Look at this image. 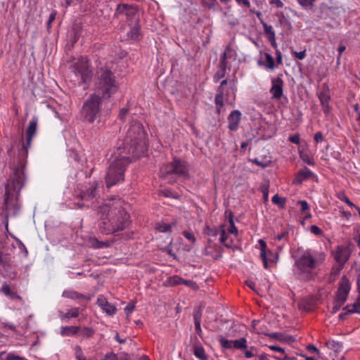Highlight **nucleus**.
<instances>
[{"label":"nucleus","instance_id":"79ce46f5","mask_svg":"<svg viewBox=\"0 0 360 360\" xmlns=\"http://www.w3.org/2000/svg\"><path fill=\"white\" fill-rule=\"evenodd\" d=\"M217 0H202V4L206 8L211 9L214 8Z\"/></svg>","mask_w":360,"mask_h":360},{"label":"nucleus","instance_id":"39448f33","mask_svg":"<svg viewBox=\"0 0 360 360\" xmlns=\"http://www.w3.org/2000/svg\"><path fill=\"white\" fill-rule=\"evenodd\" d=\"M97 92L103 98H109L117 90V84L112 71L101 68L98 72Z\"/></svg>","mask_w":360,"mask_h":360},{"label":"nucleus","instance_id":"2f4dec72","mask_svg":"<svg viewBox=\"0 0 360 360\" xmlns=\"http://www.w3.org/2000/svg\"><path fill=\"white\" fill-rule=\"evenodd\" d=\"M272 202L278 205L280 207H284L285 203V198L280 197L278 194H276L272 198Z\"/></svg>","mask_w":360,"mask_h":360},{"label":"nucleus","instance_id":"c9c22d12","mask_svg":"<svg viewBox=\"0 0 360 360\" xmlns=\"http://www.w3.org/2000/svg\"><path fill=\"white\" fill-rule=\"evenodd\" d=\"M220 228L221 229L219 230V234H220L219 240L221 243H224L226 247H228V245L225 244V241L227 238V236H226V231L224 229V225H221Z\"/></svg>","mask_w":360,"mask_h":360},{"label":"nucleus","instance_id":"423d86ee","mask_svg":"<svg viewBox=\"0 0 360 360\" xmlns=\"http://www.w3.org/2000/svg\"><path fill=\"white\" fill-rule=\"evenodd\" d=\"M72 72L76 77H78L77 82L84 89L88 87L91 82L93 72L89 61L84 58H79L72 65Z\"/></svg>","mask_w":360,"mask_h":360},{"label":"nucleus","instance_id":"cd10ccee","mask_svg":"<svg viewBox=\"0 0 360 360\" xmlns=\"http://www.w3.org/2000/svg\"><path fill=\"white\" fill-rule=\"evenodd\" d=\"M91 246L95 248H106L110 245L111 242L106 240V241H99L96 238H93L91 241Z\"/></svg>","mask_w":360,"mask_h":360},{"label":"nucleus","instance_id":"473e14b6","mask_svg":"<svg viewBox=\"0 0 360 360\" xmlns=\"http://www.w3.org/2000/svg\"><path fill=\"white\" fill-rule=\"evenodd\" d=\"M219 342L223 349H227L232 347L233 340H228L224 337L221 336L219 338Z\"/></svg>","mask_w":360,"mask_h":360},{"label":"nucleus","instance_id":"680f3d73","mask_svg":"<svg viewBox=\"0 0 360 360\" xmlns=\"http://www.w3.org/2000/svg\"><path fill=\"white\" fill-rule=\"evenodd\" d=\"M307 349L308 351L311 352H315V353H317V354L320 353L319 350L313 345H309L307 347Z\"/></svg>","mask_w":360,"mask_h":360},{"label":"nucleus","instance_id":"4d7b16f0","mask_svg":"<svg viewBox=\"0 0 360 360\" xmlns=\"http://www.w3.org/2000/svg\"><path fill=\"white\" fill-rule=\"evenodd\" d=\"M298 203L301 205V210L302 212H304L309 209L308 203L305 200H299Z\"/></svg>","mask_w":360,"mask_h":360},{"label":"nucleus","instance_id":"f8f14e48","mask_svg":"<svg viewBox=\"0 0 360 360\" xmlns=\"http://www.w3.org/2000/svg\"><path fill=\"white\" fill-rule=\"evenodd\" d=\"M350 290V285L348 279L346 276L342 278L341 282L340 283L339 288L336 293V300H340L342 302H345L347 300V295Z\"/></svg>","mask_w":360,"mask_h":360},{"label":"nucleus","instance_id":"5701e85b","mask_svg":"<svg viewBox=\"0 0 360 360\" xmlns=\"http://www.w3.org/2000/svg\"><path fill=\"white\" fill-rule=\"evenodd\" d=\"M79 328L78 326H64L61 328V334L63 335H75Z\"/></svg>","mask_w":360,"mask_h":360},{"label":"nucleus","instance_id":"393cba45","mask_svg":"<svg viewBox=\"0 0 360 360\" xmlns=\"http://www.w3.org/2000/svg\"><path fill=\"white\" fill-rule=\"evenodd\" d=\"M261 23L264 28V32L268 38H275V32L272 26L267 25V23H266L263 20H261Z\"/></svg>","mask_w":360,"mask_h":360},{"label":"nucleus","instance_id":"1a4fd4ad","mask_svg":"<svg viewBox=\"0 0 360 360\" xmlns=\"http://www.w3.org/2000/svg\"><path fill=\"white\" fill-rule=\"evenodd\" d=\"M188 172V167L185 162L180 160H174L173 162L163 165L160 169V176L163 179L167 178L169 175L187 176Z\"/></svg>","mask_w":360,"mask_h":360},{"label":"nucleus","instance_id":"3c124183","mask_svg":"<svg viewBox=\"0 0 360 360\" xmlns=\"http://www.w3.org/2000/svg\"><path fill=\"white\" fill-rule=\"evenodd\" d=\"M225 75V71L223 70H219L214 75V79L216 82L219 81L221 78L224 77Z\"/></svg>","mask_w":360,"mask_h":360},{"label":"nucleus","instance_id":"37998d69","mask_svg":"<svg viewBox=\"0 0 360 360\" xmlns=\"http://www.w3.org/2000/svg\"><path fill=\"white\" fill-rule=\"evenodd\" d=\"M128 114H129V108H123L120 109V111L119 113V118L121 120H124Z\"/></svg>","mask_w":360,"mask_h":360},{"label":"nucleus","instance_id":"4be33fe9","mask_svg":"<svg viewBox=\"0 0 360 360\" xmlns=\"http://www.w3.org/2000/svg\"><path fill=\"white\" fill-rule=\"evenodd\" d=\"M62 296L70 299H86V297L83 294H80L75 290H68L63 291Z\"/></svg>","mask_w":360,"mask_h":360},{"label":"nucleus","instance_id":"2eb2a0df","mask_svg":"<svg viewBox=\"0 0 360 360\" xmlns=\"http://www.w3.org/2000/svg\"><path fill=\"white\" fill-rule=\"evenodd\" d=\"M319 98L321 103L323 112L327 115L329 113L330 108L329 106V101L330 96L328 93V90H324L319 94Z\"/></svg>","mask_w":360,"mask_h":360},{"label":"nucleus","instance_id":"ea45409f","mask_svg":"<svg viewBox=\"0 0 360 360\" xmlns=\"http://www.w3.org/2000/svg\"><path fill=\"white\" fill-rule=\"evenodd\" d=\"M343 266V265H341L340 264H338V266H333L330 272L332 276H337L340 274V271L342 269Z\"/></svg>","mask_w":360,"mask_h":360},{"label":"nucleus","instance_id":"a18cd8bd","mask_svg":"<svg viewBox=\"0 0 360 360\" xmlns=\"http://www.w3.org/2000/svg\"><path fill=\"white\" fill-rule=\"evenodd\" d=\"M314 1H315V0H297V1L299 2V4H300L302 7H307V6H312Z\"/></svg>","mask_w":360,"mask_h":360},{"label":"nucleus","instance_id":"412c9836","mask_svg":"<svg viewBox=\"0 0 360 360\" xmlns=\"http://www.w3.org/2000/svg\"><path fill=\"white\" fill-rule=\"evenodd\" d=\"M176 221H174L172 224H168L164 222H158L155 224V229L162 233L170 232L172 226H175Z\"/></svg>","mask_w":360,"mask_h":360},{"label":"nucleus","instance_id":"c85d7f7f","mask_svg":"<svg viewBox=\"0 0 360 360\" xmlns=\"http://www.w3.org/2000/svg\"><path fill=\"white\" fill-rule=\"evenodd\" d=\"M254 163H255L257 165L262 167V168H265L270 165L271 163V160L270 158H264L262 160H259V158H255L252 160Z\"/></svg>","mask_w":360,"mask_h":360},{"label":"nucleus","instance_id":"7c9ffc66","mask_svg":"<svg viewBox=\"0 0 360 360\" xmlns=\"http://www.w3.org/2000/svg\"><path fill=\"white\" fill-rule=\"evenodd\" d=\"M194 354L201 360H207V357L205 354L203 347L195 346L194 348Z\"/></svg>","mask_w":360,"mask_h":360},{"label":"nucleus","instance_id":"774afa93","mask_svg":"<svg viewBox=\"0 0 360 360\" xmlns=\"http://www.w3.org/2000/svg\"><path fill=\"white\" fill-rule=\"evenodd\" d=\"M289 139L293 143H298L300 141V137L299 135H295L291 136Z\"/></svg>","mask_w":360,"mask_h":360},{"label":"nucleus","instance_id":"a211bd4d","mask_svg":"<svg viewBox=\"0 0 360 360\" xmlns=\"http://www.w3.org/2000/svg\"><path fill=\"white\" fill-rule=\"evenodd\" d=\"M97 184H94L87 189L86 192H83L80 194V197L83 200H91L97 195Z\"/></svg>","mask_w":360,"mask_h":360},{"label":"nucleus","instance_id":"69168bd1","mask_svg":"<svg viewBox=\"0 0 360 360\" xmlns=\"http://www.w3.org/2000/svg\"><path fill=\"white\" fill-rule=\"evenodd\" d=\"M269 348L271 350L277 351V352H281V353H284V352H285V349L283 348L280 347L278 346L272 345V346H270Z\"/></svg>","mask_w":360,"mask_h":360},{"label":"nucleus","instance_id":"6ab92c4d","mask_svg":"<svg viewBox=\"0 0 360 360\" xmlns=\"http://www.w3.org/2000/svg\"><path fill=\"white\" fill-rule=\"evenodd\" d=\"M264 335L272 338H275L278 341L294 342L295 339L292 336L285 335L281 333H264Z\"/></svg>","mask_w":360,"mask_h":360},{"label":"nucleus","instance_id":"de8ad7c7","mask_svg":"<svg viewBox=\"0 0 360 360\" xmlns=\"http://www.w3.org/2000/svg\"><path fill=\"white\" fill-rule=\"evenodd\" d=\"M94 330L90 328H84L82 330V335L87 338L91 337L94 335Z\"/></svg>","mask_w":360,"mask_h":360},{"label":"nucleus","instance_id":"72a5a7b5","mask_svg":"<svg viewBox=\"0 0 360 360\" xmlns=\"http://www.w3.org/2000/svg\"><path fill=\"white\" fill-rule=\"evenodd\" d=\"M352 307V309H349V313L360 314V297L354 302Z\"/></svg>","mask_w":360,"mask_h":360},{"label":"nucleus","instance_id":"f257e3e1","mask_svg":"<svg viewBox=\"0 0 360 360\" xmlns=\"http://www.w3.org/2000/svg\"><path fill=\"white\" fill-rule=\"evenodd\" d=\"M38 120L33 117L30 122L27 134V146L22 143V148L19 152L20 160L18 165L15 167L13 176L8 180L5 185V199L4 207L6 210V229L8 230V219L9 216H16L20 211V205L18 204V198L21 188L24 185L25 174L24 169L25 167V162L24 158H27L28 150L33 136L35 135L37 128Z\"/></svg>","mask_w":360,"mask_h":360},{"label":"nucleus","instance_id":"052dcab7","mask_svg":"<svg viewBox=\"0 0 360 360\" xmlns=\"http://www.w3.org/2000/svg\"><path fill=\"white\" fill-rule=\"evenodd\" d=\"M323 134L321 132L319 131L315 134L314 140L316 143H318L321 141H323Z\"/></svg>","mask_w":360,"mask_h":360},{"label":"nucleus","instance_id":"c756f323","mask_svg":"<svg viewBox=\"0 0 360 360\" xmlns=\"http://www.w3.org/2000/svg\"><path fill=\"white\" fill-rule=\"evenodd\" d=\"M79 308H73L72 309L68 311L65 314H61L60 318L62 319L76 318L79 316Z\"/></svg>","mask_w":360,"mask_h":360},{"label":"nucleus","instance_id":"f704fd0d","mask_svg":"<svg viewBox=\"0 0 360 360\" xmlns=\"http://www.w3.org/2000/svg\"><path fill=\"white\" fill-rule=\"evenodd\" d=\"M202 315V308L200 306L195 309V312L193 314L194 322H200Z\"/></svg>","mask_w":360,"mask_h":360},{"label":"nucleus","instance_id":"49530a36","mask_svg":"<svg viewBox=\"0 0 360 360\" xmlns=\"http://www.w3.org/2000/svg\"><path fill=\"white\" fill-rule=\"evenodd\" d=\"M259 321H256V320H254L252 322V328L254 329V330L258 333V334H264L265 333L263 330H262V329H259L258 328L257 326V325L259 324Z\"/></svg>","mask_w":360,"mask_h":360},{"label":"nucleus","instance_id":"6e6552de","mask_svg":"<svg viewBox=\"0 0 360 360\" xmlns=\"http://www.w3.org/2000/svg\"><path fill=\"white\" fill-rule=\"evenodd\" d=\"M101 105V97L96 94L91 95L82 106L84 119L89 122H93L100 114Z\"/></svg>","mask_w":360,"mask_h":360},{"label":"nucleus","instance_id":"7ed1b4c3","mask_svg":"<svg viewBox=\"0 0 360 360\" xmlns=\"http://www.w3.org/2000/svg\"><path fill=\"white\" fill-rule=\"evenodd\" d=\"M123 144L122 151L131 155V158H139L146 153L148 148L146 132L139 121L132 120L129 122Z\"/></svg>","mask_w":360,"mask_h":360},{"label":"nucleus","instance_id":"6e6d98bb","mask_svg":"<svg viewBox=\"0 0 360 360\" xmlns=\"http://www.w3.org/2000/svg\"><path fill=\"white\" fill-rule=\"evenodd\" d=\"M293 54L295 56V57L297 58H298L299 60H302L304 58L305 56H306V53H305V51H300V52H297V51H295L293 53Z\"/></svg>","mask_w":360,"mask_h":360},{"label":"nucleus","instance_id":"9b49d317","mask_svg":"<svg viewBox=\"0 0 360 360\" xmlns=\"http://www.w3.org/2000/svg\"><path fill=\"white\" fill-rule=\"evenodd\" d=\"M351 252L352 250L349 245H340L337 248L336 251L334 252V258L338 264L344 266L349 259Z\"/></svg>","mask_w":360,"mask_h":360},{"label":"nucleus","instance_id":"13d9d810","mask_svg":"<svg viewBox=\"0 0 360 360\" xmlns=\"http://www.w3.org/2000/svg\"><path fill=\"white\" fill-rule=\"evenodd\" d=\"M135 306L134 304H129L125 308L124 311L127 313V316L134 310Z\"/></svg>","mask_w":360,"mask_h":360},{"label":"nucleus","instance_id":"58836bf2","mask_svg":"<svg viewBox=\"0 0 360 360\" xmlns=\"http://www.w3.org/2000/svg\"><path fill=\"white\" fill-rule=\"evenodd\" d=\"M344 303L345 302H342L340 300H338L335 299L334 305H333V307L332 308V310H331V313L332 314H335L336 312H338L342 306L344 304Z\"/></svg>","mask_w":360,"mask_h":360},{"label":"nucleus","instance_id":"a878e982","mask_svg":"<svg viewBox=\"0 0 360 360\" xmlns=\"http://www.w3.org/2000/svg\"><path fill=\"white\" fill-rule=\"evenodd\" d=\"M233 347L237 349H245L248 347L247 340L242 338L239 340H233Z\"/></svg>","mask_w":360,"mask_h":360},{"label":"nucleus","instance_id":"603ef678","mask_svg":"<svg viewBox=\"0 0 360 360\" xmlns=\"http://www.w3.org/2000/svg\"><path fill=\"white\" fill-rule=\"evenodd\" d=\"M56 11H53L50 14L49 21L47 22V28L48 29H49L51 27V22L56 19Z\"/></svg>","mask_w":360,"mask_h":360},{"label":"nucleus","instance_id":"0e129e2a","mask_svg":"<svg viewBox=\"0 0 360 360\" xmlns=\"http://www.w3.org/2000/svg\"><path fill=\"white\" fill-rule=\"evenodd\" d=\"M349 306H347L345 307H344V309L346 310L347 309V311L345 313H342L339 315V319L340 320H344L345 319V317L349 314L350 313H349V309H348Z\"/></svg>","mask_w":360,"mask_h":360},{"label":"nucleus","instance_id":"8fccbe9b","mask_svg":"<svg viewBox=\"0 0 360 360\" xmlns=\"http://www.w3.org/2000/svg\"><path fill=\"white\" fill-rule=\"evenodd\" d=\"M252 350H255V347H251L250 350H244L243 353L246 358H251L255 356V354L252 352Z\"/></svg>","mask_w":360,"mask_h":360},{"label":"nucleus","instance_id":"aec40b11","mask_svg":"<svg viewBox=\"0 0 360 360\" xmlns=\"http://www.w3.org/2000/svg\"><path fill=\"white\" fill-rule=\"evenodd\" d=\"M259 244L261 247L260 257L262 259L264 267L268 269L267 253L266 252V244L262 239L259 240Z\"/></svg>","mask_w":360,"mask_h":360},{"label":"nucleus","instance_id":"864d4df0","mask_svg":"<svg viewBox=\"0 0 360 360\" xmlns=\"http://www.w3.org/2000/svg\"><path fill=\"white\" fill-rule=\"evenodd\" d=\"M183 235L184 236L185 238H186L188 240H191V242H193V243L195 242V238L192 233L185 231L183 232Z\"/></svg>","mask_w":360,"mask_h":360},{"label":"nucleus","instance_id":"f03ea898","mask_svg":"<svg viewBox=\"0 0 360 360\" xmlns=\"http://www.w3.org/2000/svg\"><path fill=\"white\" fill-rule=\"evenodd\" d=\"M99 231L103 234L115 233L129 225V216L120 200H113L98 207Z\"/></svg>","mask_w":360,"mask_h":360},{"label":"nucleus","instance_id":"dca6fc26","mask_svg":"<svg viewBox=\"0 0 360 360\" xmlns=\"http://www.w3.org/2000/svg\"><path fill=\"white\" fill-rule=\"evenodd\" d=\"M314 174L307 167L299 171L296 177L293 180V184H301L304 179L313 177Z\"/></svg>","mask_w":360,"mask_h":360},{"label":"nucleus","instance_id":"09e8293b","mask_svg":"<svg viewBox=\"0 0 360 360\" xmlns=\"http://www.w3.org/2000/svg\"><path fill=\"white\" fill-rule=\"evenodd\" d=\"M6 360H25V359L14 354L9 353L7 355Z\"/></svg>","mask_w":360,"mask_h":360},{"label":"nucleus","instance_id":"a19ab883","mask_svg":"<svg viewBox=\"0 0 360 360\" xmlns=\"http://www.w3.org/2000/svg\"><path fill=\"white\" fill-rule=\"evenodd\" d=\"M1 291L6 295L8 296L11 294L12 291L11 290L10 286L4 283L1 288Z\"/></svg>","mask_w":360,"mask_h":360},{"label":"nucleus","instance_id":"e2e57ef3","mask_svg":"<svg viewBox=\"0 0 360 360\" xmlns=\"http://www.w3.org/2000/svg\"><path fill=\"white\" fill-rule=\"evenodd\" d=\"M270 4L276 5L278 8H282L283 6V4L281 0H271Z\"/></svg>","mask_w":360,"mask_h":360},{"label":"nucleus","instance_id":"5fc2aeb1","mask_svg":"<svg viewBox=\"0 0 360 360\" xmlns=\"http://www.w3.org/2000/svg\"><path fill=\"white\" fill-rule=\"evenodd\" d=\"M105 360H117V354L112 352L108 353L105 356Z\"/></svg>","mask_w":360,"mask_h":360},{"label":"nucleus","instance_id":"e433bc0d","mask_svg":"<svg viewBox=\"0 0 360 360\" xmlns=\"http://www.w3.org/2000/svg\"><path fill=\"white\" fill-rule=\"evenodd\" d=\"M265 57L267 63L266 67L270 70H273L274 68V58L269 53H265Z\"/></svg>","mask_w":360,"mask_h":360},{"label":"nucleus","instance_id":"f3484780","mask_svg":"<svg viewBox=\"0 0 360 360\" xmlns=\"http://www.w3.org/2000/svg\"><path fill=\"white\" fill-rule=\"evenodd\" d=\"M97 303L108 315H112L115 313L116 308L115 306L108 303L103 297L98 298Z\"/></svg>","mask_w":360,"mask_h":360},{"label":"nucleus","instance_id":"ddd939ff","mask_svg":"<svg viewBox=\"0 0 360 360\" xmlns=\"http://www.w3.org/2000/svg\"><path fill=\"white\" fill-rule=\"evenodd\" d=\"M272 87L270 92L272 94V98L279 99L283 95V81L279 77L272 79Z\"/></svg>","mask_w":360,"mask_h":360},{"label":"nucleus","instance_id":"c03bdc74","mask_svg":"<svg viewBox=\"0 0 360 360\" xmlns=\"http://www.w3.org/2000/svg\"><path fill=\"white\" fill-rule=\"evenodd\" d=\"M205 233L210 236H216L218 233H219V231L216 229H212L210 227H207Z\"/></svg>","mask_w":360,"mask_h":360},{"label":"nucleus","instance_id":"9d476101","mask_svg":"<svg viewBox=\"0 0 360 360\" xmlns=\"http://www.w3.org/2000/svg\"><path fill=\"white\" fill-rule=\"evenodd\" d=\"M115 15L117 18L125 17L129 23L139 22V15L136 6L129 4H120L117 5Z\"/></svg>","mask_w":360,"mask_h":360},{"label":"nucleus","instance_id":"0eeeda50","mask_svg":"<svg viewBox=\"0 0 360 360\" xmlns=\"http://www.w3.org/2000/svg\"><path fill=\"white\" fill-rule=\"evenodd\" d=\"M316 261L309 250L305 251L303 255L295 261V266L297 269V274L300 279L309 281L313 277L311 271L315 268Z\"/></svg>","mask_w":360,"mask_h":360},{"label":"nucleus","instance_id":"4468645a","mask_svg":"<svg viewBox=\"0 0 360 360\" xmlns=\"http://www.w3.org/2000/svg\"><path fill=\"white\" fill-rule=\"evenodd\" d=\"M241 113L238 110H233L229 115V129L231 131H235L239 124Z\"/></svg>","mask_w":360,"mask_h":360},{"label":"nucleus","instance_id":"20e7f679","mask_svg":"<svg viewBox=\"0 0 360 360\" xmlns=\"http://www.w3.org/2000/svg\"><path fill=\"white\" fill-rule=\"evenodd\" d=\"M118 155L110 162L105 176L107 187H110L124 180V172L126 167L131 162V158L123 155L121 148H118Z\"/></svg>","mask_w":360,"mask_h":360},{"label":"nucleus","instance_id":"4c0bfd02","mask_svg":"<svg viewBox=\"0 0 360 360\" xmlns=\"http://www.w3.org/2000/svg\"><path fill=\"white\" fill-rule=\"evenodd\" d=\"M179 280L182 281L184 284L186 285L187 286L190 287L191 289H193L194 290H196L198 289V284L193 281H186V280H184L182 278H179Z\"/></svg>","mask_w":360,"mask_h":360},{"label":"nucleus","instance_id":"bf43d9fd","mask_svg":"<svg viewBox=\"0 0 360 360\" xmlns=\"http://www.w3.org/2000/svg\"><path fill=\"white\" fill-rule=\"evenodd\" d=\"M311 231L315 235H320L321 233V230L316 226L314 225L311 227Z\"/></svg>","mask_w":360,"mask_h":360},{"label":"nucleus","instance_id":"bb28decb","mask_svg":"<svg viewBox=\"0 0 360 360\" xmlns=\"http://www.w3.org/2000/svg\"><path fill=\"white\" fill-rule=\"evenodd\" d=\"M215 104L217 106V111L219 112L220 108L224 105V92L220 90H217V95L215 96Z\"/></svg>","mask_w":360,"mask_h":360},{"label":"nucleus","instance_id":"338daca9","mask_svg":"<svg viewBox=\"0 0 360 360\" xmlns=\"http://www.w3.org/2000/svg\"><path fill=\"white\" fill-rule=\"evenodd\" d=\"M278 360H297L295 356H289L286 354L283 356V357H277Z\"/></svg>","mask_w":360,"mask_h":360},{"label":"nucleus","instance_id":"b1692460","mask_svg":"<svg viewBox=\"0 0 360 360\" xmlns=\"http://www.w3.org/2000/svg\"><path fill=\"white\" fill-rule=\"evenodd\" d=\"M138 23L132 22L129 23V26L131 27V37L133 39H137L139 38V36L140 34V25Z\"/></svg>","mask_w":360,"mask_h":360}]
</instances>
